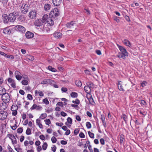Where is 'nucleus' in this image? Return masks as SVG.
<instances>
[{"label": "nucleus", "instance_id": "obj_40", "mask_svg": "<svg viewBox=\"0 0 152 152\" xmlns=\"http://www.w3.org/2000/svg\"><path fill=\"white\" fill-rule=\"evenodd\" d=\"M88 134L89 137L91 138L94 139V134L89 131L88 132Z\"/></svg>", "mask_w": 152, "mask_h": 152}, {"label": "nucleus", "instance_id": "obj_25", "mask_svg": "<svg viewBox=\"0 0 152 152\" xmlns=\"http://www.w3.org/2000/svg\"><path fill=\"white\" fill-rule=\"evenodd\" d=\"M84 90L85 92L88 94H89L91 92V90L87 86L84 87Z\"/></svg>", "mask_w": 152, "mask_h": 152}, {"label": "nucleus", "instance_id": "obj_55", "mask_svg": "<svg viewBox=\"0 0 152 152\" xmlns=\"http://www.w3.org/2000/svg\"><path fill=\"white\" fill-rule=\"evenodd\" d=\"M4 90H5V89L4 88H3L1 87H0V95H3V94H4L3 92Z\"/></svg>", "mask_w": 152, "mask_h": 152}, {"label": "nucleus", "instance_id": "obj_17", "mask_svg": "<svg viewBox=\"0 0 152 152\" xmlns=\"http://www.w3.org/2000/svg\"><path fill=\"white\" fill-rule=\"evenodd\" d=\"M42 20H36L34 22V25L37 26H40L42 25L41 21H42Z\"/></svg>", "mask_w": 152, "mask_h": 152}, {"label": "nucleus", "instance_id": "obj_42", "mask_svg": "<svg viewBox=\"0 0 152 152\" xmlns=\"http://www.w3.org/2000/svg\"><path fill=\"white\" fill-rule=\"evenodd\" d=\"M13 138L14 139H13L11 140L12 143L13 145H15L17 143V140L15 136L14 137H13Z\"/></svg>", "mask_w": 152, "mask_h": 152}, {"label": "nucleus", "instance_id": "obj_28", "mask_svg": "<svg viewBox=\"0 0 152 152\" xmlns=\"http://www.w3.org/2000/svg\"><path fill=\"white\" fill-rule=\"evenodd\" d=\"M75 84L78 87H80L82 86V83L79 80H77L75 81Z\"/></svg>", "mask_w": 152, "mask_h": 152}, {"label": "nucleus", "instance_id": "obj_58", "mask_svg": "<svg viewBox=\"0 0 152 152\" xmlns=\"http://www.w3.org/2000/svg\"><path fill=\"white\" fill-rule=\"evenodd\" d=\"M12 111V114L14 116L16 115L17 114V110H11Z\"/></svg>", "mask_w": 152, "mask_h": 152}, {"label": "nucleus", "instance_id": "obj_46", "mask_svg": "<svg viewBox=\"0 0 152 152\" xmlns=\"http://www.w3.org/2000/svg\"><path fill=\"white\" fill-rule=\"evenodd\" d=\"M45 124L49 125L50 124H51V121L49 119H47L45 120Z\"/></svg>", "mask_w": 152, "mask_h": 152}, {"label": "nucleus", "instance_id": "obj_43", "mask_svg": "<svg viewBox=\"0 0 152 152\" xmlns=\"http://www.w3.org/2000/svg\"><path fill=\"white\" fill-rule=\"evenodd\" d=\"M31 130L30 128H28L26 131V134L29 135L31 134Z\"/></svg>", "mask_w": 152, "mask_h": 152}, {"label": "nucleus", "instance_id": "obj_1", "mask_svg": "<svg viewBox=\"0 0 152 152\" xmlns=\"http://www.w3.org/2000/svg\"><path fill=\"white\" fill-rule=\"evenodd\" d=\"M58 15V9L57 8L54 9L50 12L49 15L45 14L43 16L42 23H44L46 22L50 26H53L54 25L53 20Z\"/></svg>", "mask_w": 152, "mask_h": 152}, {"label": "nucleus", "instance_id": "obj_37", "mask_svg": "<svg viewBox=\"0 0 152 152\" xmlns=\"http://www.w3.org/2000/svg\"><path fill=\"white\" fill-rule=\"evenodd\" d=\"M117 56L119 58H121L124 59H125L126 58L121 53H119L118 55H117Z\"/></svg>", "mask_w": 152, "mask_h": 152}, {"label": "nucleus", "instance_id": "obj_61", "mask_svg": "<svg viewBox=\"0 0 152 152\" xmlns=\"http://www.w3.org/2000/svg\"><path fill=\"white\" fill-rule=\"evenodd\" d=\"M0 54L1 56H3L5 58L6 57V56H7V54L1 51H0Z\"/></svg>", "mask_w": 152, "mask_h": 152}, {"label": "nucleus", "instance_id": "obj_4", "mask_svg": "<svg viewBox=\"0 0 152 152\" xmlns=\"http://www.w3.org/2000/svg\"><path fill=\"white\" fill-rule=\"evenodd\" d=\"M117 46L120 50L121 52V53L125 57L128 56V53L126 50L123 46L117 45Z\"/></svg>", "mask_w": 152, "mask_h": 152}, {"label": "nucleus", "instance_id": "obj_38", "mask_svg": "<svg viewBox=\"0 0 152 152\" xmlns=\"http://www.w3.org/2000/svg\"><path fill=\"white\" fill-rule=\"evenodd\" d=\"M27 58L31 61H33L34 59V56L30 55H28L27 56Z\"/></svg>", "mask_w": 152, "mask_h": 152}, {"label": "nucleus", "instance_id": "obj_56", "mask_svg": "<svg viewBox=\"0 0 152 152\" xmlns=\"http://www.w3.org/2000/svg\"><path fill=\"white\" fill-rule=\"evenodd\" d=\"M67 35H70L72 34V31L71 30H67L66 31Z\"/></svg>", "mask_w": 152, "mask_h": 152}, {"label": "nucleus", "instance_id": "obj_30", "mask_svg": "<svg viewBox=\"0 0 152 152\" xmlns=\"http://www.w3.org/2000/svg\"><path fill=\"white\" fill-rule=\"evenodd\" d=\"M6 58L8 59H12L13 60L14 59V57L13 56L11 55L7 54L6 56Z\"/></svg>", "mask_w": 152, "mask_h": 152}, {"label": "nucleus", "instance_id": "obj_14", "mask_svg": "<svg viewBox=\"0 0 152 152\" xmlns=\"http://www.w3.org/2000/svg\"><path fill=\"white\" fill-rule=\"evenodd\" d=\"M26 37L28 39L34 37V34L29 31H27L25 34Z\"/></svg>", "mask_w": 152, "mask_h": 152}, {"label": "nucleus", "instance_id": "obj_52", "mask_svg": "<svg viewBox=\"0 0 152 152\" xmlns=\"http://www.w3.org/2000/svg\"><path fill=\"white\" fill-rule=\"evenodd\" d=\"M37 105L36 104H34L33 106L31 107L30 109L31 110L34 109H36Z\"/></svg>", "mask_w": 152, "mask_h": 152}, {"label": "nucleus", "instance_id": "obj_19", "mask_svg": "<svg viewBox=\"0 0 152 152\" xmlns=\"http://www.w3.org/2000/svg\"><path fill=\"white\" fill-rule=\"evenodd\" d=\"M11 32L10 28H6L3 30V33L5 34H10Z\"/></svg>", "mask_w": 152, "mask_h": 152}, {"label": "nucleus", "instance_id": "obj_2", "mask_svg": "<svg viewBox=\"0 0 152 152\" xmlns=\"http://www.w3.org/2000/svg\"><path fill=\"white\" fill-rule=\"evenodd\" d=\"M2 100L4 103H7L9 102L10 100V97L9 94L5 93L3 94L1 97Z\"/></svg>", "mask_w": 152, "mask_h": 152}, {"label": "nucleus", "instance_id": "obj_23", "mask_svg": "<svg viewBox=\"0 0 152 152\" xmlns=\"http://www.w3.org/2000/svg\"><path fill=\"white\" fill-rule=\"evenodd\" d=\"M36 123L37 125H38L39 127L41 129H42L43 126L42 124L41 123L40 120L39 119H36Z\"/></svg>", "mask_w": 152, "mask_h": 152}, {"label": "nucleus", "instance_id": "obj_49", "mask_svg": "<svg viewBox=\"0 0 152 152\" xmlns=\"http://www.w3.org/2000/svg\"><path fill=\"white\" fill-rule=\"evenodd\" d=\"M51 140L53 143H55L56 142L57 140L55 137H52L51 139Z\"/></svg>", "mask_w": 152, "mask_h": 152}, {"label": "nucleus", "instance_id": "obj_33", "mask_svg": "<svg viewBox=\"0 0 152 152\" xmlns=\"http://www.w3.org/2000/svg\"><path fill=\"white\" fill-rule=\"evenodd\" d=\"M48 145L46 142L43 143V144L42 146V149L44 150H45L47 148Z\"/></svg>", "mask_w": 152, "mask_h": 152}, {"label": "nucleus", "instance_id": "obj_20", "mask_svg": "<svg viewBox=\"0 0 152 152\" xmlns=\"http://www.w3.org/2000/svg\"><path fill=\"white\" fill-rule=\"evenodd\" d=\"M86 85L91 90L94 88V84L91 82H88L86 83Z\"/></svg>", "mask_w": 152, "mask_h": 152}, {"label": "nucleus", "instance_id": "obj_34", "mask_svg": "<svg viewBox=\"0 0 152 152\" xmlns=\"http://www.w3.org/2000/svg\"><path fill=\"white\" fill-rule=\"evenodd\" d=\"M48 69L49 70L53 72H55L56 71V69L53 68L51 66H49L48 67Z\"/></svg>", "mask_w": 152, "mask_h": 152}, {"label": "nucleus", "instance_id": "obj_9", "mask_svg": "<svg viewBox=\"0 0 152 152\" xmlns=\"http://www.w3.org/2000/svg\"><path fill=\"white\" fill-rule=\"evenodd\" d=\"M8 82L9 83H11V86L13 88H16V84L15 81L13 79L9 78L8 79Z\"/></svg>", "mask_w": 152, "mask_h": 152}, {"label": "nucleus", "instance_id": "obj_63", "mask_svg": "<svg viewBox=\"0 0 152 152\" xmlns=\"http://www.w3.org/2000/svg\"><path fill=\"white\" fill-rule=\"evenodd\" d=\"M56 105H58V106H61V107H63V106L64 104L62 102H59L57 103L56 104Z\"/></svg>", "mask_w": 152, "mask_h": 152}, {"label": "nucleus", "instance_id": "obj_27", "mask_svg": "<svg viewBox=\"0 0 152 152\" xmlns=\"http://www.w3.org/2000/svg\"><path fill=\"white\" fill-rule=\"evenodd\" d=\"M70 96L72 98H76L77 97L78 94L76 92H73L71 93Z\"/></svg>", "mask_w": 152, "mask_h": 152}, {"label": "nucleus", "instance_id": "obj_22", "mask_svg": "<svg viewBox=\"0 0 152 152\" xmlns=\"http://www.w3.org/2000/svg\"><path fill=\"white\" fill-rule=\"evenodd\" d=\"M88 99L90 104H91V105H95V103L94 102L92 96H90L89 98H88Z\"/></svg>", "mask_w": 152, "mask_h": 152}, {"label": "nucleus", "instance_id": "obj_24", "mask_svg": "<svg viewBox=\"0 0 152 152\" xmlns=\"http://www.w3.org/2000/svg\"><path fill=\"white\" fill-rule=\"evenodd\" d=\"M101 118L102 122L103 124L105 127H106V123L105 121V118L103 115H101Z\"/></svg>", "mask_w": 152, "mask_h": 152}, {"label": "nucleus", "instance_id": "obj_44", "mask_svg": "<svg viewBox=\"0 0 152 152\" xmlns=\"http://www.w3.org/2000/svg\"><path fill=\"white\" fill-rule=\"evenodd\" d=\"M67 121L68 123L71 124H72V119L71 118L68 117L67 118Z\"/></svg>", "mask_w": 152, "mask_h": 152}, {"label": "nucleus", "instance_id": "obj_7", "mask_svg": "<svg viewBox=\"0 0 152 152\" xmlns=\"http://www.w3.org/2000/svg\"><path fill=\"white\" fill-rule=\"evenodd\" d=\"M7 113L4 111H1L0 112V119L4 120L7 117Z\"/></svg>", "mask_w": 152, "mask_h": 152}, {"label": "nucleus", "instance_id": "obj_50", "mask_svg": "<svg viewBox=\"0 0 152 152\" xmlns=\"http://www.w3.org/2000/svg\"><path fill=\"white\" fill-rule=\"evenodd\" d=\"M27 98L28 99L31 100L33 99L32 96L30 94H28L27 96Z\"/></svg>", "mask_w": 152, "mask_h": 152}, {"label": "nucleus", "instance_id": "obj_16", "mask_svg": "<svg viewBox=\"0 0 152 152\" xmlns=\"http://www.w3.org/2000/svg\"><path fill=\"white\" fill-rule=\"evenodd\" d=\"M62 2V0H53V4L56 6H58Z\"/></svg>", "mask_w": 152, "mask_h": 152}, {"label": "nucleus", "instance_id": "obj_62", "mask_svg": "<svg viewBox=\"0 0 152 152\" xmlns=\"http://www.w3.org/2000/svg\"><path fill=\"white\" fill-rule=\"evenodd\" d=\"M62 92H65L67 91V89L65 87H62L61 88Z\"/></svg>", "mask_w": 152, "mask_h": 152}, {"label": "nucleus", "instance_id": "obj_45", "mask_svg": "<svg viewBox=\"0 0 152 152\" xmlns=\"http://www.w3.org/2000/svg\"><path fill=\"white\" fill-rule=\"evenodd\" d=\"M48 83V79H45L41 82L40 84H45Z\"/></svg>", "mask_w": 152, "mask_h": 152}, {"label": "nucleus", "instance_id": "obj_36", "mask_svg": "<svg viewBox=\"0 0 152 152\" xmlns=\"http://www.w3.org/2000/svg\"><path fill=\"white\" fill-rule=\"evenodd\" d=\"M121 118H123L124 121L126 123L127 121V116L125 114H123L121 116Z\"/></svg>", "mask_w": 152, "mask_h": 152}, {"label": "nucleus", "instance_id": "obj_53", "mask_svg": "<svg viewBox=\"0 0 152 152\" xmlns=\"http://www.w3.org/2000/svg\"><path fill=\"white\" fill-rule=\"evenodd\" d=\"M43 102L46 104H49V102L47 98H45L43 99Z\"/></svg>", "mask_w": 152, "mask_h": 152}, {"label": "nucleus", "instance_id": "obj_11", "mask_svg": "<svg viewBox=\"0 0 152 152\" xmlns=\"http://www.w3.org/2000/svg\"><path fill=\"white\" fill-rule=\"evenodd\" d=\"M15 75L16 78L18 80L20 81L21 79L22 78L21 74L19 71H16L15 72Z\"/></svg>", "mask_w": 152, "mask_h": 152}, {"label": "nucleus", "instance_id": "obj_32", "mask_svg": "<svg viewBox=\"0 0 152 152\" xmlns=\"http://www.w3.org/2000/svg\"><path fill=\"white\" fill-rule=\"evenodd\" d=\"M18 107L17 105H12L11 107V110H17L18 109Z\"/></svg>", "mask_w": 152, "mask_h": 152}, {"label": "nucleus", "instance_id": "obj_31", "mask_svg": "<svg viewBox=\"0 0 152 152\" xmlns=\"http://www.w3.org/2000/svg\"><path fill=\"white\" fill-rule=\"evenodd\" d=\"M28 80H23L21 81V84L22 85H26L28 84Z\"/></svg>", "mask_w": 152, "mask_h": 152}, {"label": "nucleus", "instance_id": "obj_57", "mask_svg": "<svg viewBox=\"0 0 152 152\" xmlns=\"http://www.w3.org/2000/svg\"><path fill=\"white\" fill-rule=\"evenodd\" d=\"M54 82V81L53 80L50 79H48V83L51 85L52 84V83Z\"/></svg>", "mask_w": 152, "mask_h": 152}, {"label": "nucleus", "instance_id": "obj_3", "mask_svg": "<svg viewBox=\"0 0 152 152\" xmlns=\"http://www.w3.org/2000/svg\"><path fill=\"white\" fill-rule=\"evenodd\" d=\"M15 29L20 33H24L26 31V29L24 27L21 25H17L14 27Z\"/></svg>", "mask_w": 152, "mask_h": 152}, {"label": "nucleus", "instance_id": "obj_59", "mask_svg": "<svg viewBox=\"0 0 152 152\" xmlns=\"http://www.w3.org/2000/svg\"><path fill=\"white\" fill-rule=\"evenodd\" d=\"M79 137L81 138H84L85 136L83 133L81 132L79 134Z\"/></svg>", "mask_w": 152, "mask_h": 152}, {"label": "nucleus", "instance_id": "obj_18", "mask_svg": "<svg viewBox=\"0 0 152 152\" xmlns=\"http://www.w3.org/2000/svg\"><path fill=\"white\" fill-rule=\"evenodd\" d=\"M123 42L126 46H128L129 47H131L132 45L130 42L127 39H124L123 41Z\"/></svg>", "mask_w": 152, "mask_h": 152}, {"label": "nucleus", "instance_id": "obj_29", "mask_svg": "<svg viewBox=\"0 0 152 152\" xmlns=\"http://www.w3.org/2000/svg\"><path fill=\"white\" fill-rule=\"evenodd\" d=\"M124 135L123 134H121L120 136V143L121 144H122L124 142Z\"/></svg>", "mask_w": 152, "mask_h": 152}, {"label": "nucleus", "instance_id": "obj_10", "mask_svg": "<svg viewBox=\"0 0 152 152\" xmlns=\"http://www.w3.org/2000/svg\"><path fill=\"white\" fill-rule=\"evenodd\" d=\"M36 15V11L35 10H33L29 13L28 16L31 19H34L35 18Z\"/></svg>", "mask_w": 152, "mask_h": 152}, {"label": "nucleus", "instance_id": "obj_6", "mask_svg": "<svg viewBox=\"0 0 152 152\" xmlns=\"http://www.w3.org/2000/svg\"><path fill=\"white\" fill-rule=\"evenodd\" d=\"M8 16L10 22H13L17 18V14L15 13V14L12 13L10 14Z\"/></svg>", "mask_w": 152, "mask_h": 152}, {"label": "nucleus", "instance_id": "obj_51", "mask_svg": "<svg viewBox=\"0 0 152 152\" xmlns=\"http://www.w3.org/2000/svg\"><path fill=\"white\" fill-rule=\"evenodd\" d=\"M7 137H8L11 140L12 139V138L13 137H14V136L12 135L11 134H8Z\"/></svg>", "mask_w": 152, "mask_h": 152}, {"label": "nucleus", "instance_id": "obj_64", "mask_svg": "<svg viewBox=\"0 0 152 152\" xmlns=\"http://www.w3.org/2000/svg\"><path fill=\"white\" fill-rule=\"evenodd\" d=\"M100 142L101 144L104 145V140L103 138H101L100 140Z\"/></svg>", "mask_w": 152, "mask_h": 152}, {"label": "nucleus", "instance_id": "obj_35", "mask_svg": "<svg viewBox=\"0 0 152 152\" xmlns=\"http://www.w3.org/2000/svg\"><path fill=\"white\" fill-rule=\"evenodd\" d=\"M47 114L46 113H42L41 114L39 117L40 118H41L42 119H43L46 117Z\"/></svg>", "mask_w": 152, "mask_h": 152}, {"label": "nucleus", "instance_id": "obj_13", "mask_svg": "<svg viewBox=\"0 0 152 152\" xmlns=\"http://www.w3.org/2000/svg\"><path fill=\"white\" fill-rule=\"evenodd\" d=\"M28 7L26 4H25L23 7V6H21L20 10L22 12L25 14L28 11Z\"/></svg>", "mask_w": 152, "mask_h": 152}, {"label": "nucleus", "instance_id": "obj_48", "mask_svg": "<svg viewBox=\"0 0 152 152\" xmlns=\"http://www.w3.org/2000/svg\"><path fill=\"white\" fill-rule=\"evenodd\" d=\"M23 131V129L22 127L18 128L17 130V132L19 134L21 133Z\"/></svg>", "mask_w": 152, "mask_h": 152}, {"label": "nucleus", "instance_id": "obj_12", "mask_svg": "<svg viewBox=\"0 0 152 152\" xmlns=\"http://www.w3.org/2000/svg\"><path fill=\"white\" fill-rule=\"evenodd\" d=\"M3 22L5 23H7L10 22L8 16L6 14H4L2 16Z\"/></svg>", "mask_w": 152, "mask_h": 152}, {"label": "nucleus", "instance_id": "obj_5", "mask_svg": "<svg viewBox=\"0 0 152 152\" xmlns=\"http://www.w3.org/2000/svg\"><path fill=\"white\" fill-rule=\"evenodd\" d=\"M76 22L72 21L67 23L66 24V26L69 29H72L74 28V26H76Z\"/></svg>", "mask_w": 152, "mask_h": 152}, {"label": "nucleus", "instance_id": "obj_26", "mask_svg": "<svg viewBox=\"0 0 152 152\" xmlns=\"http://www.w3.org/2000/svg\"><path fill=\"white\" fill-rule=\"evenodd\" d=\"M51 7V5L49 4H47L45 5L44 8L45 10L48 11L49 10Z\"/></svg>", "mask_w": 152, "mask_h": 152}, {"label": "nucleus", "instance_id": "obj_39", "mask_svg": "<svg viewBox=\"0 0 152 152\" xmlns=\"http://www.w3.org/2000/svg\"><path fill=\"white\" fill-rule=\"evenodd\" d=\"M119 17L116 16H115L113 17V20L116 21L117 23H119L120 22V20L119 19Z\"/></svg>", "mask_w": 152, "mask_h": 152}, {"label": "nucleus", "instance_id": "obj_41", "mask_svg": "<svg viewBox=\"0 0 152 152\" xmlns=\"http://www.w3.org/2000/svg\"><path fill=\"white\" fill-rule=\"evenodd\" d=\"M86 126L88 129H90L91 127V125L90 123L89 122H87L86 123Z\"/></svg>", "mask_w": 152, "mask_h": 152}, {"label": "nucleus", "instance_id": "obj_8", "mask_svg": "<svg viewBox=\"0 0 152 152\" xmlns=\"http://www.w3.org/2000/svg\"><path fill=\"white\" fill-rule=\"evenodd\" d=\"M46 22L47 23V24L46 23L45 24L42 30L44 32L48 33L50 31V26H50L49 24H48L46 22Z\"/></svg>", "mask_w": 152, "mask_h": 152}, {"label": "nucleus", "instance_id": "obj_54", "mask_svg": "<svg viewBox=\"0 0 152 152\" xmlns=\"http://www.w3.org/2000/svg\"><path fill=\"white\" fill-rule=\"evenodd\" d=\"M118 89L120 91H124V90L123 87V86L122 85L118 86Z\"/></svg>", "mask_w": 152, "mask_h": 152}, {"label": "nucleus", "instance_id": "obj_47", "mask_svg": "<svg viewBox=\"0 0 152 152\" xmlns=\"http://www.w3.org/2000/svg\"><path fill=\"white\" fill-rule=\"evenodd\" d=\"M73 103L75 104H80V101L78 99H76L75 101L73 100L72 101Z\"/></svg>", "mask_w": 152, "mask_h": 152}, {"label": "nucleus", "instance_id": "obj_60", "mask_svg": "<svg viewBox=\"0 0 152 152\" xmlns=\"http://www.w3.org/2000/svg\"><path fill=\"white\" fill-rule=\"evenodd\" d=\"M79 130L78 129H76L74 131V134L75 135H77L79 133Z\"/></svg>", "mask_w": 152, "mask_h": 152}, {"label": "nucleus", "instance_id": "obj_15", "mask_svg": "<svg viewBox=\"0 0 152 152\" xmlns=\"http://www.w3.org/2000/svg\"><path fill=\"white\" fill-rule=\"evenodd\" d=\"M63 34L60 32H55L53 34V36L54 37L57 39L61 38H62Z\"/></svg>", "mask_w": 152, "mask_h": 152}, {"label": "nucleus", "instance_id": "obj_21", "mask_svg": "<svg viewBox=\"0 0 152 152\" xmlns=\"http://www.w3.org/2000/svg\"><path fill=\"white\" fill-rule=\"evenodd\" d=\"M6 103H2L0 105V109L2 111H4L6 109L7 107L6 106Z\"/></svg>", "mask_w": 152, "mask_h": 152}]
</instances>
